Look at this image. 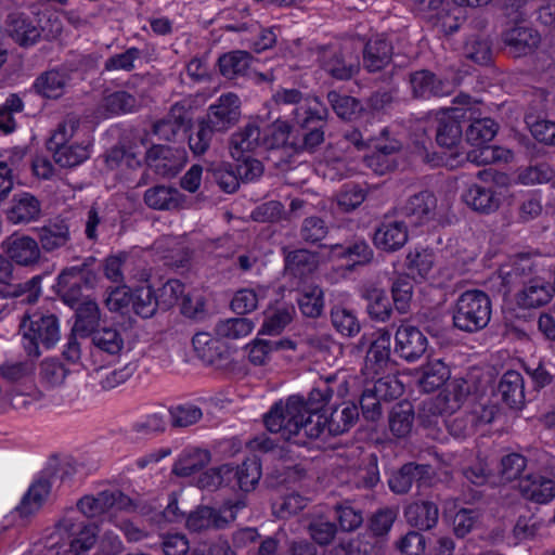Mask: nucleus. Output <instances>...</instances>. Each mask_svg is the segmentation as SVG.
Returning a JSON list of instances; mask_svg holds the SVG:
<instances>
[{
	"mask_svg": "<svg viewBox=\"0 0 555 555\" xmlns=\"http://www.w3.org/2000/svg\"><path fill=\"white\" fill-rule=\"evenodd\" d=\"M312 389L307 401L299 396L276 403L264 417L269 431L280 434L285 440L305 443L304 437L318 438L327 427L333 435L347 431L358 421L359 410L354 403L346 402L327 417L325 406L333 396L327 383Z\"/></svg>",
	"mask_w": 555,
	"mask_h": 555,
	"instance_id": "nucleus-1",
	"label": "nucleus"
},
{
	"mask_svg": "<svg viewBox=\"0 0 555 555\" xmlns=\"http://www.w3.org/2000/svg\"><path fill=\"white\" fill-rule=\"evenodd\" d=\"M551 278V264H546L544 258L524 254L511 257L501 264L493 284L505 295L520 283L515 301L520 308L533 309L548 304L554 297L555 285Z\"/></svg>",
	"mask_w": 555,
	"mask_h": 555,
	"instance_id": "nucleus-2",
	"label": "nucleus"
},
{
	"mask_svg": "<svg viewBox=\"0 0 555 555\" xmlns=\"http://www.w3.org/2000/svg\"><path fill=\"white\" fill-rule=\"evenodd\" d=\"M469 391L467 383L463 379H453L435 398L424 402L423 423L425 426H439L443 424L449 433L456 437H464L474 431V428L481 424H489L495 416L498 408L489 404L487 400L475 403L465 418L462 416H450L463 404Z\"/></svg>",
	"mask_w": 555,
	"mask_h": 555,
	"instance_id": "nucleus-3",
	"label": "nucleus"
},
{
	"mask_svg": "<svg viewBox=\"0 0 555 555\" xmlns=\"http://www.w3.org/2000/svg\"><path fill=\"white\" fill-rule=\"evenodd\" d=\"M94 544V528L79 522L72 511L47 538L42 555H87Z\"/></svg>",
	"mask_w": 555,
	"mask_h": 555,
	"instance_id": "nucleus-4",
	"label": "nucleus"
},
{
	"mask_svg": "<svg viewBox=\"0 0 555 555\" xmlns=\"http://www.w3.org/2000/svg\"><path fill=\"white\" fill-rule=\"evenodd\" d=\"M480 115V104L477 102V113L466 131V140L472 145L467 152L468 162L476 165H488L494 163H508L513 159V152L499 145L489 143L498 132L496 122L488 117L478 118Z\"/></svg>",
	"mask_w": 555,
	"mask_h": 555,
	"instance_id": "nucleus-5",
	"label": "nucleus"
},
{
	"mask_svg": "<svg viewBox=\"0 0 555 555\" xmlns=\"http://www.w3.org/2000/svg\"><path fill=\"white\" fill-rule=\"evenodd\" d=\"M477 113V101L468 95L456 98V106L430 112L426 121L436 125V141L441 147L452 149L461 140L462 127L460 119L474 118Z\"/></svg>",
	"mask_w": 555,
	"mask_h": 555,
	"instance_id": "nucleus-6",
	"label": "nucleus"
},
{
	"mask_svg": "<svg viewBox=\"0 0 555 555\" xmlns=\"http://www.w3.org/2000/svg\"><path fill=\"white\" fill-rule=\"evenodd\" d=\"M24 349L29 357L40 356V346L49 349L61 337L60 322L55 314L49 311L26 313L21 320Z\"/></svg>",
	"mask_w": 555,
	"mask_h": 555,
	"instance_id": "nucleus-7",
	"label": "nucleus"
},
{
	"mask_svg": "<svg viewBox=\"0 0 555 555\" xmlns=\"http://www.w3.org/2000/svg\"><path fill=\"white\" fill-rule=\"evenodd\" d=\"M95 258L89 256L80 263L64 268L57 276V294L63 302L74 308L83 297V289L95 287L99 274L94 269Z\"/></svg>",
	"mask_w": 555,
	"mask_h": 555,
	"instance_id": "nucleus-8",
	"label": "nucleus"
},
{
	"mask_svg": "<svg viewBox=\"0 0 555 555\" xmlns=\"http://www.w3.org/2000/svg\"><path fill=\"white\" fill-rule=\"evenodd\" d=\"M491 318V302L481 291H467L456 300L453 309L454 326L464 332L486 327Z\"/></svg>",
	"mask_w": 555,
	"mask_h": 555,
	"instance_id": "nucleus-9",
	"label": "nucleus"
},
{
	"mask_svg": "<svg viewBox=\"0 0 555 555\" xmlns=\"http://www.w3.org/2000/svg\"><path fill=\"white\" fill-rule=\"evenodd\" d=\"M361 408L366 420L375 421L380 414V401L397 399L403 392V385L395 372H386L374 378H365Z\"/></svg>",
	"mask_w": 555,
	"mask_h": 555,
	"instance_id": "nucleus-10",
	"label": "nucleus"
},
{
	"mask_svg": "<svg viewBox=\"0 0 555 555\" xmlns=\"http://www.w3.org/2000/svg\"><path fill=\"white\" fill-rule=\"evenodd\" d=\"M132 508V501L129 496L125 495L119 490H105L96 495H85L77 502V508H68L59 522L68 514L74 511L79 522L91 526L95 531V539L98 538V527L93 524L81 520L79 513L88 518L101 516L111 511H130Z\"/></svg>",
	"mask_w": 555,
	"mask_h": 555,
	"instance_id": "nucleus-11",
	"label": "nucleus"
},
{
	"mask_svg": "<svg viewBox=\"0 0 555 555\" xmlns=\"http://www.w3.org/2000/svg\"><path fill=\"white\" fill-rule=\"evenodd\" d=\"M192 345L197 357L217 369L234 371L238 366L240 346L224 345L216 335L201 332L193 336Z\"/></svg>",
	"mask_w": 555,
	"mask_h": 555,
	"instance_id": "nucleus-12",
	"label": "nucleus"
},
{
	"mask_svg": "<svg viewBox=\"0 0 555 555\" xmlns=\"http://www.w3.org/2000/svg\"><path fill=\"white\" fill-rule=\"evenodd\" d=\"M346 141L353 144L359 152L364 149L372 150V154H364L363 158L369 168L377 175H384L392 168L390 155L399 149L396 140H389L386 131H383L379 138L362 141V135L358 131L346 134Z\"/></svg>",
	"mask_w": 555,
	"mask_h": 555,
	"instance_id": "nucleus-13",
	"label": "nucleus"
},
{
	"mask_svg": "<svg viewBox=\"0 0 555 555\" xmlns=\"http://www.w3.org/2000/svg\"><path fill=\"white\" fill-rule=\"evenodd\" d=\"M361 344L370 345L362 370L365 378H374L376 375L396 371L390 360L391 334L387 330L378 328L370 335L364 334L361 337Z\"/></svg>",
	"mask_w": 555,
	"mask_h": 555,
	"instance_id": "nucleus-14",
	"label": "nucleus"
},
{
	"mask_svg": "<svg viewBox=\"0 0 555 555\" xmlns=\"http://www.w3.org/2000/svg\"><path fill=\"white\" fill-rule=\"evenodd\" d=\"M48 26H41L37 16L24 13L12 15L9 22L11 37L21 46H33L40 38H55L61 34L62 25L57 17L50 18Z\"/></svg>",
	"mask_w": 555,
	"mask_h": 555,
	"instance_id": "nucleus-15",
	"label": "nucleus"
},
{
	"mask_svg": "<svg viewBox=\"0 0 555 555\" xmlns=\"http://www.w3.org/2000/svg\"><path fill=\"white\" fill-rule=\"evenodd\" d=\"M512 194L500 186H485L470 183L461 192V201L472 210L481 215H491L502 205L512 204Z\"/></svg>",
	"mask_w": 555,
	"mask_h": 555,
	"instance_id": "nucleus-16",
	"label": "nucleus"
},
{
	"mask_svg": "<svg viewBox=\"0 0 555 555\" xmlns=\"http://www.w3.org/2000/svg\"><path fill=\"white\" fill-rule=\"evenodd\" d=\"M457 72H413L411 85L420 98L449 95L459 86Z\"/></svg>",
	"mask_w": 555,
	"mask_h": 555,
	"instance_id": "nucleus-17",
	"label": "nucleus"
},
{
	"mask_svg": "<svg viewBox=\"0 0 555 555\" xmlns=\"http://www.w3.org/2000/svg\"><path fill=\"white\" fill-rule=\"evenodd\" d=\"M240 502L225 504L220 511L208 506H199L191 512L186 518V527L193 532H202L209 529L224 528L236 518Z\"/></svg>",
	"mask_w": 555,
	"mask_h": 555,
	"instance_id": "nucleus-18",
	"label": "nucleus"
},
{
	"mask_svg": "<svg viewBox=\"0 0 555 555\" xmlns=\"http://www.w3.org/2000/svg\"><path fill=\"white\" fill-rule=\"evenodd\" d=\"M321 116H317L311 111L299 106L295 109V125L300 128L301 133L297 129L295 140L291 141V147L295 151L306 150L312 151L317 145L323 142L324 132L320 126Z\"/></svg>",
	"mask_w": 555,
	"mask_h": 555,
	"instance_id": "nucleus-19",
	"label": "nucleus"
},
{
	"mask_svg": "<svg viewBox=\"0 0 555 555\" xmlns=\"http://www.w3.org/2000/svg\"><path fill=\"white\" fill-rule=\"evenodd\" d=\"M193 119L192 108L189 102L181 101L173 104L165 118L154 124V133L163 140H175L180 131L191 127Z\"/></svg>",
	"mask_w": 555,
	"mask_h": 555,
	"instance_id": "nucleus-20",
	"label": "nucleus"
},
{
	"mask_svg": "<svg viewBox=\"0 0 555 555\" xmlns=\"http://www.w3.org/2000/svg\"><path fill=\"white\" fill-rule=\"evenodd\" d=\"M184 160L183 150L168 145H153L146 151L149 167L162 177H175L182 169Z\"/></svg>",
	"mask_w": 555,
	"mask_h": 555,
	"instance_id": "nucleus-21",
	"label": "nucleus"
},
{
	"mask_svg": "<svg viewBox=\"0 0 555 555\" xmlns=\"http://www.w3.org/2000/svg\"><path fill=\"white\" fill-rule=\"evenodd\" d=\"M396 352L406 361H415L427 349V338L420 328L402 323L396 332Z\"/></svg>",
	"mask_w": 555,
	"mask_h": 555,
	"instance_id": "nucleus-22",
	"label": "nucleus"
},
{
	"mask_svg": "<svg viewBox=\"0 0 555 555\" xmlns=\"http://www.w3.org/2000/svg\"><path fill=\"white\" fill-rule=\"evenodd\" d=\"M241 116V101L236 94L228 93L211 104L205 118L215 126L217 131H225L238 121Z\"/></svg>",
	"mask_w": 555,
	"mask_h": 555,
	"instance_id": "nucleus-23",
	"label": "nucleus"
},
{
	"mask_svg": "<svg viewBox=\"0 0 555 555\" xmlns=\"http://www.w3.org/2000/svg\"><path fill=\"white\" fill-rule=\"evenodd\" d=\"M322 255L331 261L344 260L341 266L350 270L356 264L369 262L373 257V251L366 242L357 241L349 246L332 245L331 247H323Z\"/></svg>",
	"mask_w": 555,
	"mask_h": 555,
	"instance_id": "nucleus-24",
	"label": "nucleus"
},
{
	"mask_svg": "<svg viewBox=\"0 0 555 555\" xmlns=\"http://www.w3.org/2000/svg\"><path fill=\"white\" fill-rule=\"evenodd\" d=\"M436 197L429 192H421L410 197L402 206L401 212L414 225H424L436 216Z\"/></svg>",
	"mask_w": 555,
	"mask_h": 555,
	"instance_id": "nucleus-25",
	"label": "nucleus"
},
{
	"mask_svg": "<svg viewBox=\"0 0 555 555\" xmlns=\"http://www.w3.org/2000/svg\"><path fill=\"white\" fill-rule=\"evenodd\" d=\"M409 234L405 222L389 220L383 222L375 231L373 242L376 248L384 251H396L408 242Z\"/></svg>",
	"mask_w": 555,
	"mask_h": 555,
	"instance_id": "nucleus-26",
	"label": "nucleus"
},
{
	"mask_svg": "<svg viewBox=\"0 0 555 555\" xmlns=\"http://www.w3.org/2000/svg\"><path fill=\"white\" fill-rule=\"evenodd\" d=\"M8 257L21 266H31L40 259L37 241L25 235H11L3 243Z\"/></svg>",
	"mask_w": 555,
	"mask_h": 555,
	"instance_id": "nucleus-27",
	"label": "nucleus"
},
{
	"mask_svg": "<svg viewBox=\"0 0 555 555\" xmlns=\"http://www.w3.org/2000/svg\"><path fill=\"white\" fill-rule=\"evenodd\" d=\"M522 496L538 504H546L555 498V481L540 474H530L518 482Z\"/></svg>",
	"mask_w": 555,
	"mask_h": 555,
	"instance_id": "nucleus-28",
	"label": "nucleus"
},
{
	"mask_svg": "<svg viewBox=\"0 0 555 555\" xmlns=\"http://www.w3.org/2000/svg\"><path fill=\"white\" fill-rule=\"evenodd\" d=\"M40 212V202L33 194L22 192L13 196L11 206L7 210V218L15 224L28 223L37 220Z\"/></svg>",
	"mask_w": 555,
	"mask_h": 555,
	"instance_id": "nucleus-29",
	"label": "nucleus"
},
{
	"mask_svg": "<svg viewBox=\"0 0 555 555\" xmlns=\"http://www.w3.org/2000/svg\"><path fill=\"white\" fill-rule=\"evenodd\" d=\"M433 473V468L429 465L409 463L389 477V488L396 493H405L414 481L426 482Z\"/></svg>",
	"mask_w": 555,
	"mask_h": 555,
	"instance_id": "nucleus-30",
	"label": "nucleus"
},
{
	"mask_svg": "<svg viewBox=\"0 0 555 555\" xmlns=\"http://www.w3.org/2000/svg\"><path fill=\"white\" fill-rule=\"evenodd\" d=\"M211 461V454L206 449L188 447L181 451L172 466V473L179 477H189L204 468Z\"/></svg>",
	"mask_w": 555,
	"mask_h": 555,
	"instance_id": "nucleus-31",
	"label": "nucleus"
},
{
	"mask_svg": "<svg viewBox=\"0 0 555 555\" xmlns=\"http://www.w3.org/2000/svg\"><path fill=\"white\" fill-rule=\"evenodd\" d=\"M75 323L73 330L81 336H89L99 328L101 310L95 300L87 298L74 307Z\"/></svg>",
	"mask_w": 555,
	"mask_h": 555,
	"instance_id": "nucleus-32",
	"label": "nucleus"
},
{
	"mask_svg": "<svg viewBox=\"0 0 555 555\" xmlns=\"http://www.w3.org/2000/svg\"><path fill=\"white\" fill-rule=\"evenodd\" d=\"M145 204L157 210H172L179 208L184 202V195L176 188L155 185L144 193Z\"/></svg>",
	"mask_w": 555,
	"mask_h": 555,
	"instance_id": "nucleus-33",
	"label": "nucleus"
},
{
	"mask_svg": "<svg viewBox=\"0 0 555 555\" xmlns=\"http://www.w3.org/2000/svg\"><path fill=\"white\" fill-rule=\"evenodd\" d=\"M53 485L54 482L49 477V475H46L44 469L40 477L31 483L28 491L23 496L18 506L21 513L28 515L39 509L49 496Z\"/></svg>",
	"mask_w": 555,
	"mask_h": 555,
	"instance_id": "nucleus-34",
	"label": "nucleus"
},
{
	"mask_svg": "<svg viewBox=\"0 0 555 555\" xmlns=\"http://www.w3.org/2000/svg\"><path fill=\"white\" fill-rule=\"evenodd\" d=\"M434 254L427 248L415 247L411 249L405 258V266L409 274L414 280L434 282Z\"/></svg>",
	"mask_w": 555,
	"mask_h": 555,
	"instance_id": "nucleus-35",
	"label": "nucleus"
},
{
	"mask_svg": "<svg viewBox=\"0 0 555 555\" xmlns=\"http://www.w3.org/2000/svg\"><path fill=\"white\" fill-rule=\"evenodd\" d=\"M12 269L13 267L10 260L0 256V294L3 296L17 297L26 292H31L39 287V276L33 278L24 284L15 283L12 275Z\"/></svg>",
	"mask_w": 555,
	"mask_h": 555,
	"instance_id": "nucleus-36",
	"label": "nucleus"
},
{
	"mask_svg": "<svg viewBox=\"0 0 555 555\" xmlns=\"http://www.w3.org/2000/svg\"><path fill=\"white\" fill-rule=\"evenodd\" d=\"M404 516L411 526L428 530L437 524L439 511L436 504L421 501L410 504L404 511Z\"/></svg>",
	"mask_w": 555,
	"mask_h": 555,
	"instance_id": "nucleus-37",
	"label": "nucleus"
},
{
	"mask_svg": "<svg viewBox=\"0 0 555 555\" xmlns=\"http://www.w3.org/2000/svg\"><path fill=\"white\" fill-rule=\"evenodd\" d=\"M540 41L539 33L528 26H516L505 34V42L514 50L517 56L533 51Z\"/></svg>",
	"mask_w": 555,
	"mask_h": 555,
	"instance_id": "nucleus-38",
	"label": "nucleus"
},
{
	"mask_svg": "<svg viewBox=\"0 0 555 555\" xmlns=\"http://www.w3.org/2000/svg\"><path fill=\"white\" fill-rule=\"evenodd\" d=\"M320 256L324 257L322 249L318 255L306 249L288 253L285 257V270L293 276L301 279L317 269Z\"/></svg>",
	"mask_w": 555,
	"mask_h": 555,
	"instance_id": "nucleus-39",
	"label": "nucleus"
},
{
	"mask_svg": "<svg viewBox=\"0 0 555 555\" xmlns=\"http://www.w3.org/2000/svg\"><path fill=\"white\" fill-rule=\"evenodd\" d=\"M38 238L43 250L53 251L69 242V228L63 220L49 222L39 229Z\"/></svg>",
	"mask_w": 555,
	"mask_h": 555,
	"instance_id": "nucleus-40",
	"label": "nucleus"
},
{
	"mask_svg": "<svg viewBox=\"0 0 555 555\" xmlns=\"http://www.w3.org/2000/svg\"><path fill=\"white\" fill-rule=\"evenodd\" d=\"M499 392L503 402L509 408H519L525 399L524 379L519 372H506L499 384Z\"/></svg>",
	"mask_w": 555,
	"mask_h": 555,
	"instance_id": "nucleus-41",
	"label": "nucleus"
},
{
	"mask_svg": "<svg viewBox=\"0 0 555 555\" xmlns=\"http://www.w3.org/2000/svg\"><path fill=\"white\" fill-rule=\"evenodd\" d=\"M53 154L56 164L64 168H72L80 165L89 158V144L87 143H68L60 146L48 147Z\"/></svg>",
	"mask_w": 555,
	"mask_h": 555,
	"instance_id": "nucleus-42",
	"label": "nucleus"
},
{
	"mask_svg": "<svg viewBox=\"0 0 555 555\" xmlns=\"http://www.w3.org/2000/svg\"><path fill=\"white\" fill-rule=\"evenodd\" d=\"M89 336H91L95 348L112 356L118 354L125 346L122 334L115 326L99 327Z\"/></svg>",
	"mask_w": 555,
	"mask_h": 555,
	"instance_id": "nucleus-43",
	"label": "nucleus"
},
{
	"mask_svg": "<svg viewBox=\"0 0 555 555\" xmlns=\"http://www.w3.org/2000/svg\"><path fill=\"white\" fill-rule=\"evenodd\" d=\"M451 372L448 365L441 360H431L422 369L420 377V387L426 391H433L442 386L449 378Z\"/></svg>",
	"mask_w": 555,
	"mask_h": 555,
	"instance_id": "nucleus-44",
	"label": "nucleus"
},
{
	"mask_svg": "<svg viewBox=\"0 0 555 555\" xmlns=\"http://www.w3.org/2000/svg\"><path fill=\"white\" fill-rule=\"evenodd\" d=\"M65 72H43L35 81L36 91L50 99L60 98L67 83Z\"/></svg>",
	"mask_w": 555,
	"mask_h": 555,
	"instance_id": "nucleus-45",
	"label": "nucleus"
},
{
	"mask_svg": "<svg viewBox=\"0 0 555 555\" xmlns=\"http://www.w3.org/2000/svg\"><path fill=\"white\" fill-rule=\"evenodd\" d=\"M391 44L385 38L377 36L371 39L364 50V60L372 69H382L388 65L391 55Z\"/></svg>",
	"mask_w": 555,
	"mask_h": 555,
	"instance_id": "nucleus-46",
	"label": "nucleus"
},
{
	"mask_svg": "<svg viewBox=\"0 0 555 555\" xmlns=\"http://www.w3.org/2000/svg\"><path fill=\"white\" fill-rule=\"evenodd\" d=\"M215 132H218L205 117L199 118L196 126L189 134V147L194 155L205 154L212 141Z\"/></svg>",
	"mask_w": 555,
	"mask_h": 555,
	"instance_id": "nucleus-47",
	"label": "nucleus"
},
{
	"mask_svg": "<svg viewBox=\"0 0 555 555\" xmlns=\"http://www.w3.org/2000/svg\"><path fill=\"white\" fill-rule=\"evenodd\" d=\"M131 305L137 315L147 319L155 314L160 302L151 286H142L132 293Z\"/></svg>",
	"mask_w": 555,
	"mask_h": 555,
	"instance_id": "nucleus-48",
	"label": "nucleus"
},
{
	"mask_svg": "<svg viewBox=\"0 0 555 555\" xmlns=\"http://www.w3.org/2000/svg\"><path fill=\"white\" fill-rule=\"evenodd\" d=\"M414 413L412 405L401 402L393 406L389 415V428L396 437H405L411 433Z\"/></svg>",
	"mask_w": 555,
	"mask_h": 555,
	"instance_id": "nucleus-49",
	"label": "nucleus"
},
{
	"mask_svg": "<svg viewBox=\"0 0 555 555\" xmlns=\"http://www.w3.org/2000/svg\"><path fill=\"white\" fill-rule=\"evenodd\" d=\"M296 125L289 126L286 121L278 120L270 126L262 139V144L268 149L291 146V141L296 138Z\"/></svg>",
	"mask_w": 555,
	"mask_h": 555,
	"instance_id": "nucleus-50",
	"label": "nucleus"
},
{
	"mask_svg": "<svg viewBox=\"0 0 555 555\" xmlns=\"http://www.w3.org/2000/svg\"><path fill=\"white\" fill-rule=\"evenodd\" d=\"M331 319L335 330L343 336L353 337L361 330L360 322L354 312L345 307H333Z\"/></svg>",
	"mask_w": 555,
	"mask_h": 555,
	"instance_id": "nucleus-51",
	"label": "nucleus"
},
{
	"mask_svg": "<svg viewBox=\"0 0 555 555\" xmlns=\"http://www.w3.org/2000/svg\"><path fill=\"white\" fill-rule=\"evenodd\" d=\"M214 333L224 345L238 346L237 341L243 337V318L220 319L214 327Z\"/></svg>",
	"mask_w": 555,
	"mask_h": 555,
	"instance_id": "nucleus-52",
	"label": "nucleus"
},
{
	"mask_svg": "<svg viewBox=\"0 0 555 555\" xmlns=\"http://www.w3.org/2000/svg\"><path fill=\"white\" fill-rule=\"evenodd\" d=\"M294 312V307L289 305L270 308L264 315L263 332L270 335L279 334L292 321Z\"/></svg>",
	"mask_w": 555,
	"mask_h": 555,
	"instance_id": "nucleus-53",
	"label": "nucleus"
},
{
	"mask_svg": "<svg viewBox=\"0 0 555 555\" xmlns=\"http://www.w3.org/2000/svg\"><path fill=\"white\" fill-rule=\"evenodd\" d=\"M170 423L173 427L184 428L197 424L203 417L199 406L184 403L169 409Z\"/></svg>",
	"mask_w": 555,
	"mask_h": 555,
	"instance_id": "nucleus-54",
	"label": "nucleus"
},
{
	"mask_svg": "<svg viewBox=\"0 0 555 555\" xmlns=\"http://www.w3.org/2000/svg\"><path fill=\"white\" fill-rule=\"evenodd\" d=\"M299 309L306 317L317 318L324 309L323 291L319 286L304 288L298 299Z\"/></svg>",
	"mask_w": 555,
	"mask_h": 555,
	"instance_id": "nucleus-55",
	"label": "nucleus"
},
{
	"mask_svg": "<svg viewBox=\"0 0 555 555\" xmlns=\"http://www.w3.org/2000/svg\"><path fill=\"white\" fill-rule=\"evenodd\" d=\"M369 314L378 321H386L391 313V304L383 289H373L366 296Z\"/></svg>",
	"mask_w": 555,
	"mask_h": 555,
	"instance_id": "nucleus-56",
	"label": "nucleus"
},
{
	"mask_svg": "<svg viewBox=\"0 0 555 555\" xmlns=\"http://www.w3.org/2000/svg\"><path fill=\"white\" fill-rule=\"evenodd\" d=\"M132 301V293L125 286L108 288L104 294L103 302L111 312L124 313Z\"/></svg>",
	"mask_w": 555,
	"mask_h": 555,
	"instance_id": "nucleus-57",
	"label": "nucleus"
},
{
	"mask_svg": "<svg viewBox=\"0 0 555 555\" xmlns=\"http://www.w3.org/2000/svg\"><path fill=\"white\" fill-rule=\"evenodd\" d=\"M68 370L56 359H46L40 364V377L51 387L64 384Z\"/></svg>",
	"mask_w": 555,
	"mask_h": 555,
	"instance_id": "nucleus-58",
	"label": "nucleus"
},
{
	"mask_svg": "<svg viewBox=\"0 0 555 555\" xmlns=\"http://www.w3.org/2000/svg\"><path fill=\"white\" fill-rule=\"evenodd\" d=\"M328 101L337 116L343 119H352L362 111L360 103L354 98L348 95L330 92Z\"/></svg>",
	"mask_w": 555,
	"mask_h": 555,
	"instance_id": "nucleus-59",
	"label": "nucleus"
},
{
	"mask_svg": "<svg viewBox=\"0 0 555 555\" xmlns=\"http://www.w3.org/2000/svg\"><path fill=\"white\" fill-rule=\"evenodd\" d=\"M79 118L76 115H68L57 126L48 141V147L60 146L63 144L70 143V139L74 138L79 128Z\"/></svg>",
	"mask_w": 555,
	"mask_h": 555,
	"instance_id": "nucleus-60",
	"label": "nucleus"
},
{
	"mask_svg": "<svg viewBox=\"0 0 555 555\" xmlns=\"http://www.w3.org/2000/svg\"><path fill=\"white\" fill-rule=\"evenodd\" d=\"M353 167H348L346 160L343 158H333L332 156H326L325 159L318 163L315 167V171L318 175L323 176L330 180L341 179L347 176L349 172L353 171Z\"/></svg>",
	"mask_w": 555,
	"mask_h": 555,
	"instance_id": "nucleus-61",
	"label": "nucleus"
},
{
	"mask_svg": "<svg viewBox=\"0 0 555 555\" xmlns=\"http://www.w3.org/2000/svg\"><path fill=\"white\" fill-rule=\"evenodd\" d=\"M365 196L366 191L364 188L354 183H347L337 195V205L341 210L350 211L360 206L365 199Z\"/></svg>",
	"mask_w": 555,
	"mask_h": 555,
	"instance_id": "nucleus-62",
	"label": "nucleus"
},
{
	"mask_svg": "<svg viewBox=\"0 0 555 555\" xmlns=\"http://www.w3.org/2000/svg\"><path fill=\"white\" fill-rule=\"evenodd\" d=\"M81 473L80 465L72 459H67L57 464V466L49 465L46 468V475L52 479L55 483L57 480L60 483L72 482L77 475Z\"/></svg>",
	"mask_w": 555,
	"mask_h": 555,
	"instance_id": "nucleus-63",
	"label": "nucleus"
},
{
	"mask_svg": "<svg viewBox=\"0 0 555 555\" xmlns=\"http://www.w3.org/2000/svg\"><path fill=\"white\" fill-rule=\"evenodd\" d=\"M526 459L518 453H509L502 457L500 467L501 482L517 479L526 468Z\"/></svg>",
	"mask_w": 555,
	"mask_h": 555,
	"instance_id": "nucleus-64",
	"label": "nucleus"
}]
</instances>
